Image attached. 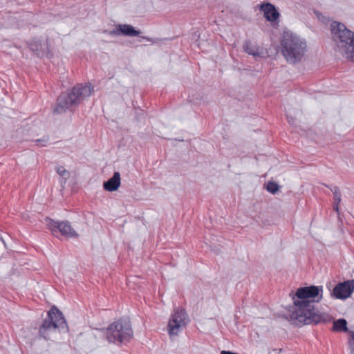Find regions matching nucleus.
Here are the masks:
<instances>
[{"instance_id":"1","label":"nucleus","mask_w":354,"mask_h":354,"mask_svg":"<svg viewBox=\"0 0 354 354\" xmlns=\"http://www.w3.org/2000/svg\"><path fill=\"white\" fill-rule=\"evenodd\" d=\"M322 286H309L299 288L294 294L290 293L294 306H290L288 312L290 321L292 324L302 326L308 324L329 323L333 317L326 313L315 310V304L319 302L323 297Z\"/></svg>"},{"instance_id":"2","label":"nucleus","mask_w":354,"mask_h":354,"mask_svg":"<svg viewBox=\"0 0 354 354\" xmlns=\"http://www.w3.org/2000/svg\"><path fill=\"white\" fill-rule=\"evenodd\" d=\"M93 91L91 83L84 86L82 84L75 85L68 93H62L57 99L56 106L53 111L57 113L73 110L84 98L89 97Z\"/></svg>"},{"instance_id":"3","label":"nucleus","mask_w":354,"mask_h":354,"mask_svg":"<svg viewBox=\"0 0 354 354\" xmlns=\"http://www.w3.org/2000/svg\"><path fill=\"white\" fill-rule=\"evenodd\" d=\"M307 45L304 40L297 35L284 31L281 39V53L286 61L290 64H296L301 60Z\"/></svg>"},{"instance_id":"4","label":"nucleus","mask_w":354,"mask_h":354,"mask_svg":"<svg viewBox=\"0 0 354 354\" xmlns=\"http://www.w3.org/2000/svg\"><path fill=\"white\" fill-rule=\"evenodd\" d=\"M56 328L63 333L68 331V326L63 313L56 306H53L48 310L46 318L39 328V337L45 340H49V331Z\"/></svg>"},{"instance_id":"5","label":"nucleus","mask_w":354,"mask_h":354,"mask_svg":"<svg viewBox=\"0 0 354 354\" xmlns=\"http://www.w3.org/2000/svg\"><path fill=\"white\" fill-rule=\"evenodd\" d=\"M106 336L109 343L120 345L129 342L133 337L129 319L122 317L110 324L106 328Z\"/></svg>"},{"instance_id":"6","label":"nucleus","mask_w":354,"mask_h":354,"mask_svg":"<svg viewBox=\"0 0 354 354\" xmlns=\"http://www.w3.org/2000/svg\"><path fill=\"white\" fill-rule=\"evenodd\" d=\"M330 28L337 50L339 53L354 46V32L347 28L344 24L333 21L331 23Z\"/></svg>"},{"instance_id":"7","label":"nucleus","mask_w":354,"mask_h":354,"mask_svg":"<svg viewBox=\"0 0 354 354\" xmlns=\"http://www.w3.org/2000/svg\"><path fill=\"white\" fill-rule=\"evenodd\" d=\"M46 221L53 235H57L59 232L62 235L68 237H77L78 236L68 221L59 222L50 218H46Z\"/></svg>"},{"instance_id":"8","label":"nucleus","mask_w":354,"mask_h":354,"mask_svg":"<svg viewBox=\"0 0 354 354\" xmlns=\"http://www.w3.org/2000/svg\"><path fill=\"white\" fill-rule=\"evenodd\" d=\"M187 317L184 308H175L168 323V332L170 335H177L178 329L182 325H185V319Z\"/></svg>"},{"instance_id":"9","label":"nucleus","mask_w":354,"mask_h":354,"mask_svg":"<svg viewBox=\"0 0 354 354\" xmlns=\"http://www.w3.org/2000/svg\"><path fill=\"white\" fill-rule=\"evenodd\" d=\"M354 291V280H347L338 283L333 288L332 296L339 299H346L349 297Z\"/></svg>"},{"instance_id":"10","label":"nucleus","mask_w":354,"mask_h":354,"mask_svg":"<svg viewBox=\"0 0 354 354\" xmlns=\"http://www.w3.org/2000/svg\"><path fill=\"white\" fill-rule=\"evenodd\" d=\"M104 32L108 33L109 35H124L129 37L138 36L140 31L135 29L133 26L129 24H119L116 26L115 29L112 30H105Z\"/></svg>"},{"instance_id":"11","label":"nucleus","mask_w":354,"mask_h":354,"mask_svg":"<svg viewBox=\"0 0 354 354\" xmlns=\"http://www.w3.org/2000/svg\"><path fill=\"white\" fill-rule=\"evenodd\" d=\"M29 48L38 57H48L49 54V47L47 41H41L39 39H33L29 44Z\"/></svg>"},{"instance_id":"12","label":"nucleus","mask_w":354,"mask_h":354,"mask_svg":"<svg viewBox=\"0 0 354 354\" xmlns=\"http://www.w3.org/2000/svg\"><path fill=\"white\" fill-rule=\"evenodd\" d=\"M259 10L263 12V17L268 21L273 22L279 17V12L276 7L270 3H261Z\"/></svg>"},{"instance_id":"13","label":"nucleus","mask_w":354,"mask_h":354,"mask_svg":"<svg viewBox=\"0 0 354 354\" xmlns=\"http://www.w3.org/2000/svg\"><path fill=\"white\" fill-rule=\"evenodd\" d=\"M120 174L118 171H115L113 176L108 180L104 181L103 187L108 192L116 191L120 185Z\"/></svg>"},{"instance_id":"14","label":"nucleus","mask_w":354,"mask_h":354,"mask_svg":"<svg viewBox=\"0 0 354 354\" xmlns=\"http://www.w3.org/2000/svg\"><path fill=\"white\" fill-rule=\"evenodd\" d=\"M243 50L248 55H252L254 57H263L264 53L260 50L259 47L257 45L252 44V43L247 40L243 44Z\"/></svg>"},{"instance_id":"15","label":"nucleus","mask_w":354,"mask_h":354,"mask_svg":"<svg viewBox=\"0 0 354 354\" xmlns=\"http://www.w3.org/2000/svg\"><path fill=\"white\" fill-rule=\"evenodd\" d=\"M332 330L335 332H348L347 322L341 318L333 322Z\"/></svg>"},{"instance_id":"16","label":"nucleus","mask_w":354,"mask_h":354,"mask_svg":"<svg viewBox=\"0 0 354 354\" xmlns=\"http://www.w3.org/2000/svg\"><path fill=\"white\" fill-rule=\"evenodd\" d=\"M56 171L63 179V181H62L61 183H66V180L70 176L69 171H68L63 166L57 167Z\"/></svg>"},{"instance_id":"17","label":"nucleus","mask_w":354,"mask_h":354,"mask_svg":"<svg viewBox=\"0 0 354 354\" xmlns=\"http://www.w3.org/2000/svg\"><path fill=\"white\" fill-rule=\"evenodd\" d=\"M279 185L273 181H270L267 184V191L271 194H276L279 190Z\"/></svg>"},{"instance_id":"18","label":"nucleus","mask_w":354,"mask_h":354,"mask_svg":"<svg viewBox=\"0 0 354 354\" xmlns=\"http://www.w3.org/2000/svg\"><path fill=\"white\" fill-rule=\"evenodd\" d=\"M330 191L334 195V201L336 203H339L341 201V193L339 189L337 186H333L330 188Z\"/></svg>"},{"instance_id":"19","label":"nucleus","mask_w":354,"mask_h":354,"mask_svg":"<svg viewBox=\"0 0 354 354\" xmlns=\"http://www.w3.org/2000/svg\"><path fill=\"white\" fill-rule=\"evenodd\" d=\"M351 338L348 339V346L352 354H354V331L351 332Z\"/></svg>"},{"instance_id":"20","label":"nucleus","mask_w":354,"mask_h":354,"mask_svg":"<svg viewBox=\"0 0 354 354\" xmlns=\"http://www.w3.org/2000/svg\"><path fill=\"white\" fill-rule=\"evenodd\" d=\"M44 142L45 140L41 139H38L36 140L37 145L39 146H45V144L44 143Z\"/></svg>"},{"instance_id":"21","label":"nucleus","mask_w":354,"mask_h":354,"mask_svg":"<svg viewBox=\"0 0 354 354\" xmlns=\"http://www.w3.org/2000/svg\"><path fill=\"white\" fill-rule=\"evenodd\" d=\"M220 354H238L236 353H234L229 351H222Z\"/></svg>"},{"instance_id":"22","label":"nucleus","mask_w":354,"mask_h":354,"mask_svg":"<svg viewBox=\"0 0 354 354\" xmlns=\"http://www.w3.org/2000/svg\"><path fill=\"white\" fill-rule=\"evenodd\" d=\"M339 203H336V202H335V204H334V207H333V209L338 213L339 212Z\"/></svg>"},{"instance_id":"23","label":"nucleus","mask_w":354,"mask_h":354,"mask_svg":"<svg viewBox=\"0 0 354 354\" xmlns=\"http://www.w3.org/2000/svg\"><path fill=\"white\" fill-rule=\"evenodd\" d=\"M216 254H219L220 253V250L217 248L215 247V249H212Z\"/></svg>"},{"instance_id":"24","label":"nucleus","mask_w":354,"mask_h":354,"mask_svg":"<svg viewBox=\"0 0 354 354\" xmlns=\"http://www.w3.org/2000/svg\"><path fill=\"white\" fill-rule=\"evenodd\" d=\"M287 118L288 120L289 123H291V121L293 120L292 118L287 115Z\"/></svg>"},{"instance_id":"25","label":"nucleus","mask_w":354,"mask_h":354,"mask_svg":"<svg viewBox=\"0 0 354 354\" xmlns=\"http://www.w3.org/2000/svg\"><path fill=\"white\" fill-rule=\"evenodd\" d=\"M143 39L147 40V41H151V39L149 38L148 37H142Z\"/></svg>"}]
</instances>
